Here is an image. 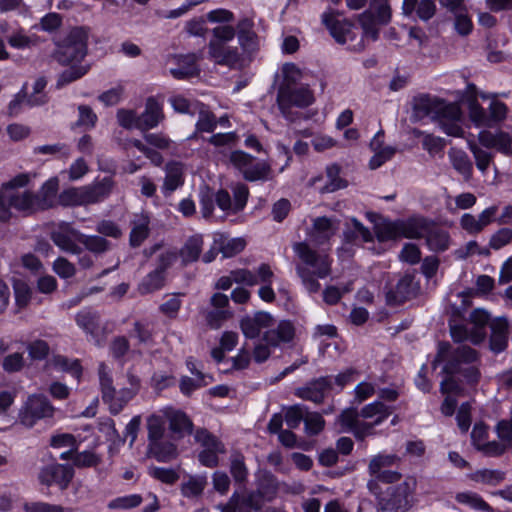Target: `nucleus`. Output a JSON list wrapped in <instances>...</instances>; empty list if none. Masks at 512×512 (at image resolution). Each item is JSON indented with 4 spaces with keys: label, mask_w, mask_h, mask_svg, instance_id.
Wrapping results in <instances>:
<instances>
[{
    "label": "nucleus",
    "mask_w": 512,
    "mask_h": 512,
    "mask_svg": "<svg viewBox=\"0 0 512 512\" xmlns=\"http://www.w3.org/2000/svg\"><path fill=\"white\" fill-rule=\"evenodd\" d=\"M479 360V352L468 345L453 348L448 341H439L436 355L431 364L433 369H436L440 363L445 361L441 374H460L468 386L475 387L480 382L481 371L477 366L471 364L479 362Z\"/></svg>",
    "instance_id": "obj_1"
},
{
    "label": "nucleus",
    "mask_w": 512,
    "mask_h": 512,
    "mask_svg": "<svg viewBox=\"0 0 512 512\" xmlns=\"http://www.w3.org/2000/svg\"><path fill=\"white\" fill-rule=\"evenodd\" d=\"M89 32L86 26H75L65 36L54 40V60L61 66L81 63L88 53Z\"/></svg>",
    "instance_id": "obj_2"
},
{
    "label": "nucleus",
    "mask_w": 512,
    "mask_h": 512,
    "mask_svg": "<svg viewBox=\"0 0 512 512\" xmlns=\"http://www.w3.org/2000/svg\"><path fill=\"white\" fill-rule=\"evenodd\" d=\"M55 408L44 394H31L18 412V422L26 428H32L42 419L52 418Z\"/></svg>",
    "instance_id": "obj_3"
},
{
    "label": "nucleus",
    "mask_w": 512,
    "mask_h": 512,
    "mask_svg": "<svg viewBox=\"0 0 512 512\" xmlns=\"http://www.w3.org/2000/svg\"><path fill=\"white\" fill-rule=\"evenodd\" d=\"M75 476V469L69 463L52 462L40 468L38 481L46 487H57L61 492L66 491Z\"/></svg>",
    "instance_id": "obj_4"
},
{
    "label": "nucleus",
    "mask_w": 512,
    "mask_h": 512,
    "mask_svg": "<svg viewBox=\"0 0 512 512\" xmlns=\"http://www.w3.org/2000/svg\"><path fill=\"white\" fill-rule=\"evenodd\" d=\"M342 14L343 13L338 10L324 12L321 16L322 24L329 31V34L336 43L344 45L347 41H350L354 44L353 42L357 40V27L355 23L348 18L342 20L336 18V16Z\"/></svg>",
    "instance_id": "obj_5"
},
{
    "label": "nucleus",
    "mask_w": 512,
    "mask_h": 512,
    "mask_svg": "<svg viewBox=\"0 0 512 512\" xmlns=\"http://www.w3.org/2000/svg\"><path fill=\"white\" fill-rule=\"evenodd\" d=\"M276 102L282 114L295 106L298 108H307L315 102L312 90L308 86L287 89L286 85L278 87Z\"/></svg>",
    "instance_id": "obj_6"
},
{
    "label": "nucleus",
    "mask_w": 512,
    "mask_h": 512,
    "mask_svg": "<svg viewBox=\"0 0 512 512\" xmlns=\"http://www.w3.org/2000/svg\"><path fill=\"white\" fill-rule=\"evenodd\" d=\"M410 494V486L406 481L388 487L382 496H378L380 510L384 512H407L411 508L408 500Z\"/></svg>",
    "instance_id": "obj_7"
},
{
    "label": "nucleus",
    "mask_w": 512,
    "mask_h": 512,
    "mask_svg": "<svg viewBox=\"0 0 512 512\" xmlns=\"http://www.w3.org/2000/svg\"><path fill=\"white\" fill-rule=\"evenodd\" d=\"M333 388L332 376H321L313 378L298 387L294 391V395L302 400L311 401L315 404H322L327 393Z\"/></svg>",
    "instance_id": "obj_8"
},
{
    "label": "nucleus",
    "mask_w": 512,
    "mask_h": 512,
    "mask_svg": "<svg viewBox=\"0 0 512 512\" xmlns=\"http://www.w3.org/2000/svg\"><path fill=\"white\" fill-rule=\"evenodd\" d=\"M81 232L75 229L71 223L61 222L57 228L50 233V239L62 251L79 255L82 248L77 245L80 243Z\"/></svg>",
    "instance_id": "obj_9"
},
{
    "label": "nucleus",
    "mask_w": 512,
    "mask_h": 512,
    "mask_svg": "<svg viewBox=\"0 0 512 512\" xmlns=\"http://www.w3.org/2000/svg\"><path fill=\"white\" fill-rule=\"evenodd\" d=\"M366 217L373 223L374 238L379 243L395 242L402 239L399 219L392 220L375 212H368Z\"/></svg>",
    "instance_id": "obj_10"
},
{
    "label": "nucleus",
    "mask_w": 512,
    "mask_h": 512,
    "mask_svg": "<svg viewBox=\"0 0 512 512\" xmlns=\"http://www.w3.org/2000/svg\"><path fill=\"white\" fill-rule=\"evenodd\" d=\"M415 276L405 273L396 283L394 288L385 293V300L388 306H400L406 301L414 298L419 289L418 283H414Z\"/></svg>",
    "instance_id": "obj_11"
},
{
    "label": "nucleus",
    "mask_w": 512,
    "mask_h": 512,
    "mask_svg": "<svg viewBox=\"0 0 512 512\" xmlns=\"http://www.w3.org/2000/svg\"><path fill=\"white\" fill-rule=\"evenodd\" d=\"M76 324L92 337L95 345L102 346L101 337V316L100 313L91 307H85L75 315Z\"/></svg>",
    "instance_id": "obj_12"
},
{
    "label": "nucleus",
    "mask_w": 512,
    "mask_h": 512,
    "mask_svg": "<svg viewBox=\"0 0 512 512\" xmlns=\"http://www.w3.org/2000/svg\"><path fill=\"white\" fill-rule=\"evenodd\" d=\"M434 220L420 214H413L406 219H399L401 238L422 239Z\"/></svg>",
    "instance_id": "obj_13"
},
{
    "label": "nucleus",
    "mask_w": 512,
    "mask_h": 512,
    "mask_svg": "<svg viewBox=\"0 0 512 512\" xmlns=\"http://www.w3.org/2000/svg\"><path fill=\"white\" fill-rule=\"evenodd\" d=\"M489 348L499 354L505 351L509 341V323L506 317H498L490 323Z\"/></svg>",
    "instance_id": "obj_14"
},
{
    "label": "nucleus",
    "mask_w": 512,
    "mask_h": 512,
    "mask_svg": "<svg viewBox=\"0 0 512 512\" xmlns=\"http://www.w3.org/2000/svg\"><path fill=\"white\" fill-rule=\"evenodd\" d=\"M164 119L162 104L153 96L147 98L145 109L138 117L137 129L147 131L155 128Z\"/></svg>",
    "instance_id": "obj_15"
},
{
    "label": "nucleus",
    "mask_w": 512,
    "mask_h": 512,
    "mask_svg": "<svg viewBox=\"0 0 512 512\" xmlns=\"http://www.w3.org/2000/svg\"><path fill=\"white\" fill-rule=\"evenodd\" d=\"M488 110L489 112L487 113L486 110L482 107V115L478 119L472 117L471 122L476 127L493 128L504 121L507 117L508 107L504 102L500 100L493 99L489 105Z\"/></svg>",
    "instance_id": "obj_16"
},
{
    "label": "nucleus",
    "mask_w": 512,
    "mask_h": 512,
    "mask_svg": "<svg viewBox=\"0 0 512 512\" xmlns=\"http://www.w3.org/2000/svg\"><path fill=\"white\" fill-rule=\"evenodd\" d=\"M239 45L245 53L252 54L259 49V37L254 31V21L251 18H242L236 26Z\"/></svg>",
    "instance_id": "obj_17"
},
{
    "label": "nucleus",
    "mask_w": 512,
    "mask_h": 512,
    "mask_svg": "<svg viewBox=\"0 0 512 512\" xmlns=\"http://www.w3.org/2000/svg\"><path fill=\"white\" fill-rule=\"evenodd\" d=\"M330 272V261L327 256H324L321 260L316 271H311L308 268H303L301 266L297 267V274L309 293H317L321 288V285L315 276L324 279L330 274Z\"/></svg>",
    "instance_id": "obj_18"
},
{
    "label": "nucleus",
    "mask_w": 512,
    "mask_h": 512,
    "mask_svg": "<svg viewBox=\"0 0 512 512\" xmlns=\"http://www.w3.org/2000/svg\"><path fill=\"white\" fill-rule=\"evenodd\" d=\"M276 495V487L261 485L257 490L249 492L247 495L239 494V503L244 510L260 511L265 501H271Z\"/></svg>",
    "instance_id": "obj_19"
},
{
    "label": "nucleus",
    "mask_w": 512,
    "mask_h": 512,
    "mask_svg": "<svg viewBox=\"0 0 512 512\" xmlns=\"http://www.w3.org/2000/svg\"><path fill=\"white\" fill-rule=\"evenodd\" d=\"M5 196L7 198L6 203L12 206L16 211L22 213L24 216H30L40 212L36 203L35 192L31 190H25L22 193H5Z\"/></svg>",
    "instance_id": "obj_20"
},
{
    "label": "nucleus",
    "mask_w": 512,
    "mask_h": 512,
    "mask_svg": "<svg viewBox=\"0 0 512 512\" xmlns=\"http://www.w3.org/2000/svg\"><path fill=\"white\" fill-rule=\"evenodd\" d=\"M59 190V179L51 177L40 187L36 195V203L40 211H47L57 204V193Z\"/></svg>",
    "instance_id": "obj_21"
},
{
    "label": "nucleus",
    "mask_w": 512,
    "mask_h": 512,
    "mask_svg": "<svg viewBox=\"0 0 512 512\" xmlns=\"http://www.w3.org/2000/svg\"><path fill=\"white\" fill-rule=\"evenodd\" d=\"M427 247L436 253H442L449 249L451 237L449 232L441 228L434 221L424 236Z\"/></svg>",
    "instance_id": "obj_22"
},
{
    "label": "nucleus",
    "mask_w": 512,
    "mask_h": 512,
    "mask_svg": "<svg viewBox=\"0 0 512 512\" xmlns=\"http://www.w3.org/2000/svg\"><path fill=\"white\" fill-rule=\"evenodd\" d=\"M169 430L175 435V439L180 440L186 435H191L194 430V424L186 412L176 410L168 416Z\"/></svg>",
    "instance_id": "obj_23"
},
{
    "label": "nucleus",
    "mask_w": 512,
    "mask_h": 512,
    "mask_svg": "<svg viewBox=\"0 0 512 512\" xmlns=\"http://www.w3.org/2000/svg\"><path fill=\"white\" fill-rule=\"evenodd\" d=\"M112 187L113 181L110 177H104L100 182L92 186L83 187L86 205L105 200L110 195Z\"/></svg>",
    "instance_id": "obj_24"
},
{
    "label": "nucleus",
    "mask_w": 512,
    "mask_h": 512,
    "mask_svg": "<svg viewBox=\"0 0 512 512\" xmlns=\"http://www.w3.org/2000/svg\"><path fill=\"white\" fill-rule=\"evenodd\" d=\"M148 455L158 462L166 463L178 456L177 446L170 441L157 440L148 443Z\"/></svg>",
    "instance_id": "obj_25"
},
{
    "label": "nucleus",
    "mask_w": 512,
    "mask_h": 512,
    "mask_svg": "<svg viewBox=\"0 0 512 512\" xmlns=\"http://www.w3.org/2000/svg\"><path fill=\"white\" fill-rule=\"evenodd\" d=\"M203 238L200 234L190 236L179 251L182 266L196 262L202 252Z\"/></svg>",
    "instance_id": "obj_26"
},
{
    "label": "nucleus",
    "mask_w": 512,
    "mask_h": 512,
    "mask_svg": "<svg viewBox=\"0 0 512 512\" xmlns=\"http://www.w3.org/2000/svg\"><path fill=\"white\" fill-rule=\"evenodd\" d=\"M448 156L452 167L466 180H469L473 174V163L468 154L461 149L453 147L448 151Z\"/></svg>",
    "instance_id": "obj_27"
},
{
    "label": "nucleus",
    "mask_w": 512,
    "mask_h": 512,
    "mask_svg": "<svg viewBox=\"0 0 512 512\" xmlns=\"http://www.w3.org/2000/svg\"><path fill=\"white\" fill-rule=\"evenodd\" d=\"M439 97L429 94H420L413 97L412 109L416 116L424 118L427 116L434 117Z\"/></svg>",
    "instance_id": "obj_28"
},
{
    "label": "nucleus",
    "mask_w": 512,
    "mask_h": 512,
    "mask_svg": "<svg viewBox=\"0 0 512 512\" xmlns=\"http://www.w3.org/2000/svg\"><path fill=\"white\" fill-rule=\"evenodd\" d=\"M342 167L338 163H332L326 167L327 183L320 189L321 193H333L348 186V181L340 177Z\"/></svg>",
    "instance_id": "obj_29"
},
{
    "label": "nucleus",
    "mask_w": 512,
    "mask_h": 512,
    "mask_svg": "<svg viewBox=\"0 0 512 512\" xmlns=\"http://www.w3.org/2000/svg\"><path fill=\"white\" fill-rule=\"evenodd\" d=\"M166 176L164 188L170 192L183 185V164L179 161L171 160L165 166Z\"/></svg>",
    "instance_id": "obj_30"
},
{
    "label": "nucleus",
    "mask_w": 512,
    "mask_h": 512,
    "mask_svg": "<svg viewBox=\"0 0 512 512\" xmlns=\"http://www.w3.org/2000/svg\"><path fill=\"white\" fill-rule=\"evenodd\" d=\"M461 116L462 111L458 103L447 102L439 98L433 119H437L442 123L445 121H459Z\"/></svg>",
    "instance_id": "obj_31"
},
{
    "label": "nucleus",
    "mask_w": 512,
    "mask_h": 512,
    "mask_svg": "<svg viewBox=\"0 0 512 512\" xmlns=\"http://www.w3.org/2000/svg\"><path fill=\"white\" fill-rule=\"evenodd\" d=\"M478 89L474 83H468L466 89L461 92L460 101L468 108L469 118L478 119L482 115V106L478 102Z\"/></svg>",
    "instance_id": "obj_32"
},
{
    "label": "nucleus",
    "mask_w": 512,
    "mask_h": 512,
    "mask_svg": "<svg viewBox=\"0 0 512 512\" xmlns=\"http://www.w3.org/2000/svg\"><path fill=\"white\" fill-rule=\"evenodd\" d=\"M455 500L459 504L467 505L470 508L482 512H495V509L489 505L481 495L476 492L466 491L459 492L455 496Z\"/></svg>",
    "instance_id": "obj_33"
},
{
    "label": "nucleus",
    "mask_w": 512,
    "mask_h": 512,
    "mask_svg": "<svg viewBox=\"0 0 512 512\" xmlns=\"http://www.w3.org/2000/svg\"><path fill=\"white\" fill-rule=\"evenodd\" d=\"M469 479L485 485L496 486L506 479V472L498 469H479L468 475Z\"/></svg>",
    "instance_id": "obj_34"
},
{
    "label": "nucleus",
    "mask_w": 512,
    "mask_h": 512,
    "mask_svg": "<svg viewBox=\"0 0 512 512\" xmlns=\"http://www.w3.org/2000/svg\"><path fill=\"white\" fill-rule=\"evenodd\" d=\"M52 366L62 372L71 374L75 379H80L83 373V367L79 359L70 360L64 355H54L52 358Z\"/></svg>",
    "instance_id": "obj_35"
},
{
    "label": "nucleus",
    "mask_w": 512,
    "mask_h": 512,
    "mask_svg": "<svg viewBox=\"0 0 512 512\" xmlns=\"http://www.w3.org/2000/svg\"><path fill=\"white\" fill-rule=\"evenodd\" d=\"M15 305L18 311L25 309L32 298V290L28 283L21 278H12Z\"/></svg>",
    "instance_id": "obj_36"
},
{
    "label": "nucleus",
    "mask_w": 512,
    "mask_h": 512,
    "mask_svg": "<svg viewBox=\"0 0 512 512\" xmlns=\"http://www.w3.org/2000/svg\"><path fill=\"white\" fill-rule=\"evenodd\" d=\"M150 219L148 215H141L139 223L133 222L132 229L129 235V245L133 248L141 246V244L149 237L150 234Z\"/></svg>",
    "instance_id": "obj_37"
},
{
    "label": "nucleus",
    "mask_w": 512,
    "mask_h": 512,
    "mask_svg": "<svg viewBox=\"0 0 512 512\" xmlns=\"http://www.w3.org/2000/svg\"><path fill=\"white\" fill-rule=\"evenodd\" d=\"M164 285L165 275L154 269L141 280L137 290L141 295H147L162 289Z\"/></svg>",
    "instance_id": "obj_38"
},
{
    "label": "nucleus",
    "mask_w": 512,
    "mask_h": 512,
    "mask_svg": "<svg viewBox=\"0 0 512 512\" xmlns=\"http://www.w3.org/2000/svg\"><path fill=\"white\" fill-rule=\"evenodd\" d=\"M129 335L137 339L138 345L153 347L156 344L154 330L149 323L135 321Z\"/></svg>",
    "instance_id": "obj_39"
},
{
    "label": "nucleus",
    "mask_w": 512,
    "mask_h": 512,
    "mask_svg": "<svg viewBox=\"0 0 512 512\" xmlns=\"http://www.w3.org/2000/svg\"><path fill=\"white\" fill-rule=\"evenodd\" d=\"M79 63L70 64L68 69H65L59 76L56 82L58 88L66 86L83 76H85L89 69V65H78Z\"/></svg>",
    "instance_id": "obj_40"
},
{
    "label": "nucleus",
    "mask_w": 512,
    "mask_h": 512,
    "mask_svg": "<svg viewBox=\"0 0 512 512\" xmlns=\"http://www.w3.org/2000/svg\"><path fill=\"white\" fill-rule=\"evenodd\" d=\"M57 204L62 207H76L86 205L83 194V188L77 189L71 187L64 189L58 195Z\"/></svg>",
    "instance_id": "obj_41"
},
{
    "label": "nucleus",
    "mask_w": 512,
    "mask_h": 512,
    "mask_svg": "<svg viewBox=\"0 0 512 512\" xmlns=\"http://www.w3.org/2000/svg\"><path fill=\"white\" fill-rule=\"evenodd\" d=\"M271 166L267 162H258L242 171L243 178L248 182L264 181L268 179Z\"/></svg>",
    "instance_id": "obj_42"
},
{
    "label": "nucleus",
    "mask_w": 512,
    "mask_h": 512,
    "mask_svg": "<svg viewBox=\"0 0 512 512\" xmlns=\"http://www.w3.org/2000/svg\"><path fill=\"white\" fill-rule=\"evenodd\" d=\"M25 101H27L30 106L42 105L45 103V100H41L40 98H27L26 86L24 85L22 89L14 96V98L8 104L9 116L18 115L21 111L22 104Z\"/></svg>",
    "instance_id": "obj_43"
},
{
    "label": "nucleus",
    "mask_w": 512,
    "mask_h": 512,
    "mask_svg": "<svg viewBox=\"0 0 512 512\" xmlns=\"http://www.w3.org/2000/svg\"><path fill=\"white\" fill-rule=\"evenodd\" d=\"M207 484L204 476H191L187 482L181 485V494L186 498L200 496Z\"/></svg>",
    "instance_id": "obj_44"
},
{
    "label": "nucleus",
    "mask_w": 512,
    "mask_h": 512,
    "mask_svg": "<svg viewBox=\"0 0 512 512\" xmlns=\"http://www.w3.org/2000/svg\"><path fill=\"white\" fill-rule=\"evenodd\" d=\"M392 413L391 408L385 405L383 402L376 400L372 403L365 405L361 411L360 416L363 418H381L384 422Z\"/></svg>",
    "instance_id": "obj_45"
},
{
    "label": "nucleus",
    "mask_w": 512,
    "mask_h": 512,
    "mask_svg": "<svg viewBox=\"0 0 512 512\" xmlns=\"http://www.w3.org/2000/svg\"><path fill=\"white\" fill-rule=\"evenodd\" d=\"M244 459V455L238 451L231 455L230 473L235 482L238 483H243L247 480L248 470Z\"/></svg>",
    "instance_id": "obj_46"
},
{
    "label": "nucleus",
    "mask_w": 512,
    "mask_h": 512,
    "mask_svg": "<svg viewBox=\"0 0 512 512\" xmlns=\"http://www.w3.org/2000/svg\"><path fill=\"white\" fill-rule=\"evenodd\" d=\"M80 243L85 246L87 250L95 254L106 252L110 248V242L103 236L98 235H85L81 233Z\"/></svg>",
    "instance_id": "obj_47"
},
{
    "label": "nucleus",
    "mask_w": 512,
    "mask_h": 512,
    "mask_svg": "<svg viewBox=\"0 0 512 512\" xmlns=\"http://www.w3.org/2000/svg\"><path fill=\"white\" fill-rule=\"evenodd\" d=\"M130 350V343L126 336L114 337L109 345V351L112 358L120 363L124 362V357Z\"/></svg>",
    "instance_id": "obj_48"
},
{
    "label": "nucleus",
    "mask_w": 512,
    "mask_h": 512,
    "mask_svg": "<svg viewBox=\"0 0 512 512\" xmlns=\"http://www.w3.org/2000/svg\"><path fill=\"white\" fill-rule=\"evenodd\" d=\"M28 356L32 361H43L50 354V346L47 341L36 339L27 344Z\"/></svg>",
    "instance_id": "obj_49"
},
{
    "label": "nucleus",
    "mask_w": 512,
    "mask_h": 512,
    "mask_svg": "<svg viewBox=\"0 0 512 512\" xmlns=\"http://www.w3.org/2000/svg\"><path fill=\"white\" fill-rule=\"evenodd\" d=\"M102 463V457L93 451L77 452L73 458V467L92 468Z\"/></svg>",
    "instance_id": "obj_50"
},
{
    "label": "nucleus",
    "mask_w": 512,
    "mask_h": 512,
    "mask_svg": "<svg viewBox=\"0 0 512 512\" xmlns=\"http://www.w3.org/2000/svg\"><path fill=\"white\" fill-rule=\"evenodd\" d=\"M325 419L319 412H310L304 418V428L309 436L319 435L325 428Z\"/></svg>",
    "instance_id": "obj_51"
},
{
    "label": "nucleus",
    "mask_w": 512,
    "mask_h": 512,
    "mask_svg": "<svg viewBox=\"0 0 512 512\" xmlns=\"http://www.w3.org/2000/svg\"><path fill=\"white\" fill-rule=\"evenodd\" d=\"M148 443L161 440L164 436V420L161 416L152 414L147 418Z\"/></svg>",
    "instance_id": "obj_52"
},
{
    "label": "nucleus",
    "mask_w": 512,
    "mask_h": 512,
    "mask_svg": "<svg viewBox=\"0 0 512 512\" xmlns=\"http://www.w3.org/2000/svg\"><path fill=\"white\" fill-rule=\"evenodd\" d=\"M468 148L472 152L476 167L482 172L485 173L490 166V163L493 159V155L490 152H487L480 148L475 142H468Z\"/></svg>",
    "instance_id": "obj_53"
},
{
    "label": "nucleus",
    "mask_w": 512,
    "mask_h": 512,
    "mask_svg": "<svg viewBox=\"0 0 512 512\" xmlns=\"http://www.w3.org/2000/svg\"><path fill=\"white\" fill-rule=\"evenodd\" d=\"M400 461L396 454H378L373 457L369 463L368 471L370 475H375L384 467H390Z\"/></svg>",
    "instance_id": "obj_54"
},
{
    "label": "nucleus",
    "mask_w": 512,
    "mask_h": 512,
    "mask_svg": "<svg viewBox=\"0 0 512 512\" xmlns=\"http://www.w3.org/2000/svg\"><path fill=\"white\" fill-rule=\"evenodd\" d=\"M299 258L307 265L312 267L319 266L321 260L324 257H321L315 250L311 249L310 246L305 242L297 243L295 248Z\"/></svg>",
    "instance_id": "obj_55"
},
{
    "label": "nucleus",
    "mask_w": 512,
    "mask_h": 512,
    "mask_svg": "<svg viewBox=\"0 0 512 512\" xmlns=\"http://www.w3.org/2000/svg\"><path fill=\"white\" fill-rule=\"evenodd\" d=\"M25 367V359L20 352L6 355L2 360V369L7 374L18 373Z\"/></svg>",
    "instance_id": "obj_56"
},
{
    "label": "nucleus",
    "mask_w": 512,
    "mask_h": 512,
    "mask_svg": "<svg viewBox=\"0 0 512 512\" xmlns=\"http://www.w3.org/2000/svg\"><path fill=\"white\" fill-rule=\"evenodd\" d=\"M283 80L278 87L286 85L287 89L293 88L298 82L301 71L295 63L288 62L282 66Z\"/></svg>",
    "instance_id": "obj_57"
},
{
    "label": "nucleus",
    "mask_w": 512,
    "mask_h": 512,
    "mask_svg": "<svg viewBox=\"0 0 512 512\" xmlns=\"http://www.w3.org/2000/svg\"><path fill=\"white\" fill-rule=\"evenodd\" d=\"M143 501L140 494H131L117 497L108 504L110 509H132L138 507Z\"/></svg>",
    "instance_id": "obj_58"
},
{
    "label": "nucleus",
    "mask_w": 512,
    "mask_h": 512,
    "mask_svg": "<svg viewBox=\"0 0 512 512\" xmlns=\"http://www.w3.org/2000/svg\"><path fill=\"white\" fill-rule=\"evenodd\" d=\"M149 475L154 479L168 485H173L179 480V474L173 468L152 467Z\"/></svg>",
    "instance_id": "obj_59"
},
{
    "label": "nucleus",
    "mask_w": 512,
    "mask_h": 512,
    "mask_svg": "<svg viewBox=\"0 0 512 512\" xmlns=\"http://www.w3.org/2000/svg\"><path fill=\"white\" fill-rule=\"evenodd\" d=\"M374 152L375 154L370 158L368 164L371 170H376L383 164H385L387 161L391 160L396 153V148L392 146H386L383 148H379Z\"/></svg>",
    "instance_id": "obj_60"
},
{
    "label": "nucleus",
    "mask_w": 512,
    "mask_h": 512,
    "mask_svg": "<svg viewBox=\"0 0 512 512\" xmlns=\"http://www.w3.org/2000/svg\"><path fill=\"white\" fill-rule=\"evenodd\" d=\"M246 246V241L243 238H232L226 243H222L219 246V251L222 253L224 258H232L237 254L241 253Z\"/></svg>",
    "instance_id": "obj_61"
},
{
    "label": "nucleus",
    "mask_w": 512,
    "mask_h": 512,
    "mask_svg": "<svg viewBox=\"0 0 512 512\" xmlns=\"http://www.w3.org/2000/svg\"><path fill=\"white\" fill-rule=\"evenodd\" d=\"M136 396L135 389L122 388L118 391L113 404L111 405L110 413L112 415L119 414L126 404Z\"/></svg>",
    "instance_id": "obj_62"
},
{
    "label": "nucleus",
    "mask_w": 512,
    "mask_h": 512,
    "mask_svg": "<svg viewBox=\"0 0 512 512\" xmlns=\"http://www.w3.org/2000/svg\"><path fill=\"white\" fill-rule=\"evenodd\" d=\"M511 241L512 229L507 227L500 228L494 234H492L489 240V248L493 250H499L508 245Z\"/></svg>",
    "instance_id": "obj_63"
},
{
    "label": "nucleus",
    "mask_w": 512,
    "mask_h": 512,
    "mask_svg": "<svg viewBox=\"0 0 512 512\" xmlns=\"http://www.w3.org/2000/svg\"><path fill=\"white\" fill-rule=\"evenodd\" d=\"M24 512H63V506L43 501L25 502Z\"/></svg>",
    "instance_id": "obj_64"
}]
</instances>
